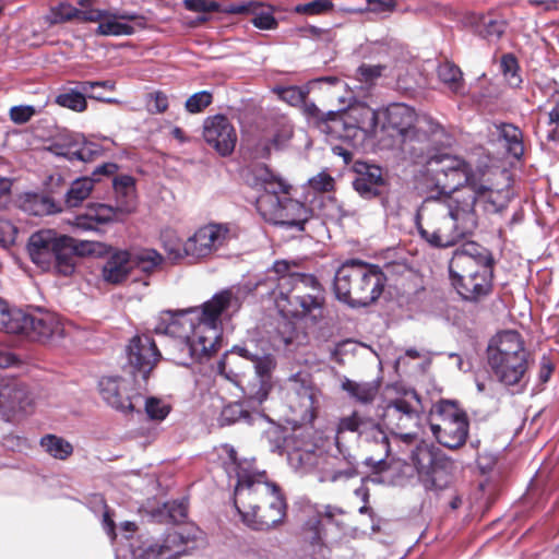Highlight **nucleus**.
<instances>
[{
  "label": "nucleus",
  "instance_id": "f257e3e1",
  "mask_svg": "<svg viewBox=\"0 0 559 559\" xmlns=\"http://www.w3.org/2000/svg\"><path fill=\"white\" fill-rule=\"evenodd\" d=\"M444 144H450L448 133L445 138L407 148L413 162L423 164L424 177L436 190L426 198L437 199L444 205H450V201L464 200L472 210L479 206L486 213L500 212L501 205L495 199L491 185L484 179V173L457 155L441 152L438 146Z\"/></svg>",
  "mask_w": 559,
  "mask_h": 559
},
{
  "label": "nucleus",
  "instance_id": "f03ea898",
  "mask_svg": "<svg viewBox=\"0 0 559 559\" xmlns=\"http://www.w3.org/2000/svg\"><path fill=\"white\" fill-rule=\"evenodd\" d=\"M273 92L292 106H301L307 124L331 140H341L359 147L371 138L378 127V114L365 104L336 110H322L307 102L308 91L298 86H275Z\"/></svg>",
  "mask_w": 559,
  "mask_h": 559
},
{
  "label": "nucleus",
  "instance_id": "7ed1b4c3",
  "mask_svg": "<svg viewBox=\"0 0 559 559\" xmlns=\"http://www.w3.org/2000/svg\"><path fill=\"white\" fill-rule=\"evenodd\" d=\"M477 210L468 202L450 201L441 204L433 198H425L415 215L418 235L432 248H449L473 234L478 226Z\"/></svg>",
  "mask_w": 559,
  "mask_h": 559
},
{
  "label": "nucleus",
  "instance_id": "20e7f679",
  "mask_svg": "<svg viewBox=\"0 0 559 559\" xmlns=\"http://www.w3.org/2000/svg\"><path fill=\"white\" fill-rule=\"evenodd\" d=\"M262 474L238 473L234 507L242 523L254 531H269L284 522L287 503L278 485L262 480Z\"/></svg>",
  "mask_w": 559,
  "mask_h": 559
},
{
  "label": "nucleus",
  "instance_id": "39448f33",
  "mask_svg": "<svg viewBox=\"0 0 559 559\" xmlns=\"http://www.w3.org/2000/svg\"><path fill=\"white\" fill-rule=\"evenodd\" d=\"M26 249L31 261L41 271L71 276L79 257L103 254L105 246L79 240L53 229H40L29 236Z\"/></svg>",
  "mask_w": 559,
  "mask_h": 559
},
{
  "label": "nucleus",
  "instance_id": "423d86ee",
  "mask_svg": "<svg viewBox=\"0 0 559 559\" xmlns=\"http://www.w3.org/2000/svg\"><path fill=\"white\" fill-rule=\"evenodd\" d=\"M388 277L378 264L360 259H347L335 271V298L352 309L374 304L383 293Z\"/></svg>",
  "mask_w": 559,
  "mask_h": 559
},
{
  "label": "nucleus",
  "instance_id": "0eeeda50",
  "mask_svg": "<svg viewBox=\"0 0 559 559\" xmlns=\"http://www.w3.org/2000/svg\"><path fill=\"white\" fill-rule=\"evenodd\" d=\"M153 331L170 337L173 359L183 367L207 361L218 346L215 340L207 337L192 320L188 321L182 314H178L177 310L162 311L156 318Z\"/></svg>",
  "mask_w": 559,
  "mask_h": 559
},
{
  "label": "nucleus",
  "instance_id": "6e6552de",
  "mask_svg": "<svg viewBox=\"0 0 559 559\" xmlns=\"http://www.w3.org/2000/svg\"><path fill=\"white\" fill-rule=\"evenodd\" d=\"M0 325L7 333L43 344L59 340L64 334L63 323L56 313L41 308H9L1 298Z\"/></svg>",
  "mask_w": 559,
  "mask_h": 559
},
{
  "label": "nucleus",
  "instance_id": "1a4fd4ad",
  "mask_svg": "<svg viewBox=\"0 0 559 559\" xmlns=\"http://www.w3.org/2000/svg\"><path fill=\"white\" fill-rule=\"evenodd\" d=\"M487 360L499 383L504 386L520 384L527 371V353L521 334L507 330L493 336L487 347Z\"/></svg>",
  "mask_w": 559,
  "mask_h": 559
},
{
  "label": "nucleus",
  "instance_id": "9d476101",
  "mask_svg": "<svg viewBox=\"0 0 559 559\" xmlns=\"http://www.w3.org/2000/svg\"><path fill=\"white\" fill-rule=\"evenodd\" d=\"M416 114L405 104H391L385 110V119L381 131L391 139L389 145L399 146L405 153L412 146L425 145L437 138H445L447 131L432 119L426 120V129L414 126Z\"/></svg>",
  "mask_w": 559,
  "mask_h": 559
},
{
  "label": "nucleus",
  "instance_id": "9b49d317",
  "mask_svg": "<svg viewBox=\"0 0 559 559\" xmlns=\"http://www.w3.org/2000/svg\"><path fill=\"white\" fill-rule=\"evenodd\" d=\"M409 461L425 490L438 493L452 485L455 463L438 447L420 442L411 451Z\"/></svg>",
  "mask_w": 559,
  "mask_h": 559
},
{
  "label": "nucleus",
  "instance_id": "f8f14e48",
  "mask_svg": "<svg viewBox=\"0 0 559 559\" xmlns=\"http://www.w3.org/2000/svg\"><path fill=\"white\" fill-rule=\"evenodd\" d=\"M239 309V298L230 288H225L215 293L200 307L178 309L177 313L185 318L188 314H195V326L205 335L209 333L207 337L215 340L216 345H219L222 320L230 319Z\"/></svg>",
  "mask_w": 559,
  "mask_h": 559
},
{
  "label": "nucleus",
  "instance_id": "ddd939ff",
  "mask_svg": "<svg viewBox=\"0 0 559 559\" xmlns=\"http://www.w3.org/2000/svg\"><path fill=\"white\" fill-rule=\"evenodd\" d=\"M126 356L123 373L130 377L136 389H145L151 372L162 358L154 338L146 333L135 334L126 347Z\"/></svg>",
  "mask_w": 559,
  "mask_h": 559
},
{
  "label": "nucleus",
  "instance_id": "4468645a",
  "mask_svg": "<svg viewBox=\"0 0 559 559\" xmlns=\"http://www.w3.org/2000/svg\"><path fill=\"white\" fill-rule=\"evenodd\" d=\"M451 285L463 300L477 302L492 290L493 271L478 270L467 263L449 262Z\"/></svg>",
  "mask_w": 559,
  "mask_h": 559
},
{
  "label": "nucleus",
  "instance_id": "2eb2a0df",
  "mask_svg": "<svg viewBox=\"0 0 559 559\" xmlns=\"http://www.w3.org/2000/svg\"><path fill=\"white\" fill-rule=\"evenodd\" d=\"M262 441L273 453L286 452L287 462L294 469H306L317 462L314 443H304L297 436L286 437L285 431L278 426L265 430Z\"/></svg>",
  "mask_w": 559,
  "mask_h": 559
},
{
  "label": "nucleus",
  "instance_id": "dca6fc26",
  "mask_svg": "<svg viewBox=\"0 0 559 559\" xmlns=\"http://www.w3.org/2000/svg\"><path fill=\"white\" fill-rule=\"evenodd\" d=\"M260 216L264 222L286 230L304 231L306 224L312 218L313 211L305 203L284 195L278 204L264 205Z\"/></svg>",
  "mask_w": 559,
  "mask_h": 559
},
{
  "label": "nucleus",
  "instance_id": "f3484780",
  "mask_svg": "<svg viewBox=\"0 0 559 559\" xmlns=\"http://www.w3.org/2000/svg\"><path fill=\"white\" fill-rule=\"evenodd\" d=\"M230 353L253 364L254 373L266 374L277 368L278 347L265 335L250 336L230 348Z\"/></svg>",
  "mask_w": 559,
  "mask_h": 559
},
{
  "label": "nucleus",
  "instance_id": "a211bd4d",
  "mask_svg": "<svg viewBox=\"0 0 559 559\" xmlns=\"http://www.w3.org/2000/svg\"><path fill=\"white\" fill-rule=\"evenodd\" d=\"M48 150L69 162L82 163H90L103 153L99 144L88 141L82 133L70 131L59 134Z\"/></svg>",
  "mask_w": 559,
  "mask_h": 559
},
{
  "label": "nucleus",
  "instance_id": "6ab92c4d",
  "mask_svg": "<svg viewBox=\"0 0 559 559\" xmlns=\"http://www.w3.org/2000/svg\"><path fill=\"white\" fill-rule=\"evenodd\" d=\"M338 431L357 432L364 442L374 444L380 452H384V457L391 455L390 438L381 424L372 418L361 417L354 412L350 416L341 418Z\"/></svg>",
  "mask_w": 559,
  "mask_h": 559
},
{
  "label": "nucleus",
  "instance_id": "aec40b11",
  "mask_svg": "<svg viewBox=\"0 0 559 559\" xmlns=\"http://www.w3.org/2000/svg\"><path fill=\"white\" fill-rule=\"evenodd\" d=\"M203 138L222 157L231 155L237 143L236 130L224 115H215L204 120Z\"/></svg>",
  "mask_w": 559,
  "mask_h": 559
},
{
  "label": "nucleus",
  "instance_id": "412c9836",
  "mask_svg": "<svg viewBox=\"0 0 559 559\" xmlns=\"http://www.w3.org/2000/svg\"><path fill=\"white\" fill-rule=\"evenodd\" d=\"M253 188L262 190L255 202L259 214L264 212V205L278 204L284 195H287L290 186L276 176L267 166L263 165L253 170Z\"/></svg>",
  "mask_w": 559,
  "mask_h": 559
},
{
  "label": "nucleus",
  "instance_id": "4be33fe9",
  "mask_svg": "<svg viewBox=\"0 0 559 559\" xmlns=\"http://www.w3.org/2000/svg\"><path fill=\"white\" fill-rule=\"evenodd\" d=\"M356 178L353 180V188L358 195L365 200H373L382 195V189L386 181L382 168L368 163L355 165Z\"/></svg>",
  "mask_w": 559,
  "mask_h": 559
},
{
  "label": "nucleus",
  "instance_id": "5701e85b",
  "mask_svg": "<svg viewBox=\"0 0 559 559\" xmlns=\"http://www.w3.org/2000/svg\"><path fill=\"white\" fill-rule=\"evenodd\" d=\"M99 393L104 402L123 414L134 411L130 394L127 392V379L120 376H107L98 381Z\"/></svg>",
  "mask_w": 559,
  "mask_h": 559
},
{
  "label": "nucleus",
  "instance_id": "b1692460",
  "mask_svg": "<svg viewBox=\"0 0 559 559\" xmlns=\"http://www.w3.org/2000/svg\"><path fill=\"white\" fill-rule=\"evenodd\" d=\"M190 542V536L182 532H168L162 543L150 544L143 548L140 557L142 559H177L187 552L185 546Z\"/></svg>",
  "mask_w": 559,
  "mask_h": 559
},
{
  "label": "nucleus",
  "instance_id": "393cba45",
  "mask_svg": "<svg viewBox=\"0 0 559 559\" xmlns=\"http://www.w3.org/2000/svg\"><path fill=\"white\" fill-rule=\"evenodd\" d=\"M450 261L457 263L465 262L478 270L486 271H493L496 264L491 250L475 241H466L457 247Z\"/></svg>",
  "mask_w": 559,
  "mask_h": 559
},
{
  "label": "nucleus",
  "instance_id": "a878e982",
  "mask_svg": "<svg viewBox=\"0 0 559 559\" xmlns=\"http://www.w3.org/2000/svg\"><path fill=\"white\" fill-rule=\"evenodd\" d=\"M429 427L441 445L454 450L466 442L469 423L468 420H461L460 423L439 425L429 420Z\"/></svg>",
  "mask_w": 559,
  "mask_h": 559
},
{
  "label": "nucleus",
  "instance_id": "bb28decb",
  "mask_svg": "<svg viewBox=\"0 0 559 559\" xmlns=\"http://www.w3.org/2000/svg\"><path fill=\"white\" fill-rule=\"evenodd\" d=\"M130 273V251L110 249L102 267L103 280L106 283L117 285L126 281Z\"/></svg>",
  "mask_w": 559,
  "mask_h": 559
},
{
  "label": "nucleus",
  "instance_id": "cd10ccee",
  "mask_svg": "<svg viewBox=\"0 0 559 559\" xmlns=\"http://www.w3.org/2000/svg\"><path fill=\"white\" fill-rule=\"evenodd\" d=\"M383 418L390 424L396 420V428L403 430L417 424L418 411L407 400L400 397L388 403Z\"/></svg>",
  "mask_w": 559,
  "mask_h": 559
},
{
  "label": "nucleus",
  "instance_id": "c85d7f7f",
  "mask_svg": "<svg viewBox=\"0 0 559 559\" xmlns=\"http://www.w3.org/2000/svg\"><path fill=\"white\" fill-rule=\"evenodd\" d=\"M32 400L23 386L5 385L0 388V414L26 413Z\"/></svg>",
  "mask_w": 559,
  "mask_h": 559
},
{
  "label": "nucleus",
  "instance_id": "c756f323",
  "mask_svg": "<svg viewBox=\"0 0 559 559\" xmlns=\"http://www.w3.org/2000/svg\"><path fill=\"white\" fill-rule=\"evenodd\" d=\"M20 207L27 214L45 216L61 211L53 198L45 193L27 192L20 199Z\"/></svg>",
  "mask_w": 559,
  "mask_h": 559
},
{
  "label": "nucleus",
  "instance_id": "7c9ffc66",
  "mask_svg": "<svg viewBox=\"0 0 559 559\" xmlns=\"http://www.w3.org/2000/svg\"><path fill=\"white\" fill-rule=\"evenodd\" d=\"M105 14L102 10H80L69 3H60L52 11V21L58 23L76 19L81 22H97Z\"/></svg>",
  "mask_w": 559,
  "mask_h": 559
},
{
  "label": "nucleus",
  "instance_id": "2f4dec72",
  "mask_svg": "<svg viewBox=\"0 0 559 559\" xmlns=\"http://www.w3.org/2000/svg\"><path fill=\"white\" fill-rule=\"evenodd\" d=\"M273 373L274 372H267L263 376L254 373V379L248 383L245 390L248 402L261 405L267 400L269 394L273 389Z\"/></svg>",
  "mask_w": 559,
  "mask_h": 559
},
{
  "label": "nucleus",
  "instance_id": "473e14b6",
  "mask_svg": "<svg viewBox=\"0 0 559 559\" xmlns=\"http://www.w3.org/2000/svg\"><path fill=\"white\" fill-rule=\"evenodd\" d=\"M342 389L348 393V395L355 399L360 404H370L376 399L379 392V384L376 381L372 382H355L349 379H345L342 382Z\"/></svg>",
  "mask_w": 559,
  "mask_h": 559
},
{
  "label": "nucleus",
  "instance_id": "72a5a7b5",
  "mask_svg": "<svg viewBox=\"0 0 559 559\" xmlns=\"http://www.w3.org/2000/svg\"><path fill=\"white\" fill-rule=\"evenodd\" d=\"M260 413H251L246 409L240 402L230 403L223 407L218 423L219 426H229L236 423H245L247 425H252L254 417H260Z\"/></svg>",
  "mask_w": 559,
  "mask_h": 559
},
{
  "label": "nucleus",
  "instance_id": "f704fd0d",
  "mask_svg": "<svg viewBox=\"0 0 559 559\" xmlns=\"http://www.w3.org/2000/svg\"><path fill=\"white\" fill-rule=\"evenodd\" d=\"M498 130L499 138L504 141L508 153L520 159L524 154L522 131L512 123H501Z\"/></svg>",
  "mask_w": 559,
  "mask_h": 559
},
{
  "label": "nucleus",
  "instance_id": "c9c22d12",
  "mask_svg": "<svg viewBox=\"0 0 559 559\" xmlns=\"http://www.w3.org/2000/svg\"><path fill=\"white\" fill-rule=\"evenodd\" d=\"M435 416L439 417L441 420L440 425L468 420L466 413L459 407L457 403L450 400H441L439 403L433 405V408L430 412V420H432Z\"/></svg>",
  "mask_w": 559,
  "mask_h": 559
},
{
  "label": "nucleus",
  "instance_id": "e433bc0d",
  "mask_svg": "<svg viewBox=\"0 0 559 559\" xmlns=\"http://www.w3.org/2000/svg\"><path fill=\"white\" fill-rule=\"evenodd\" d=\"M163 261V257L154 249H142L130 252L131 271L138 270L145 274L152 273Z\"/></svg>",
  "mask_w": 559,
  "mask_h": 559
},
{
  "label": "nucleus",
  "instance_id": "4c0bfd02",
  "mask_svg": "<svg viewBox=\"0 0 559 559\" xmlns=\"http://www.w3.org/2000/svg\"><path fill=\"white\" fill-rule=\"evenodd\" d=\"M95 179L82 177L75 179L64 195V202L68 207L79 206L91 193Z\"/></svg>",
  "mask_w": 559,
  "mask_h": 559
},
{
  "label": "nucleus",
  "instance_id": "58836bf2",
  "mask_svg": "<svg viewBox=\"0 0 559 559\" xmlns=\"http://www.w3.org/2000/svg\"><path fill=\"white\" fill-rule=\"evenodd\" d=\"M88 211L91 212V215H93L94 221H96L98 225H103L116 221L118 213H131L133 211V204H119L118 206L114 207L108 204L96 203L88 206Z\"/></svg>",
  "mask_w": 559,
  "mask_h": 559
},
{
  "label": "nucleus",
  "instance_id": "ea45409f",
  "mask_svg": "<svg viewBox=\"0 0 559 559\" xmlns=\"http://www.w3.org/2000/svg\"><path fill=\"white\" fill-rule=\"evenodd\" d=\"M206 246L210 247V254L224 247L230 234V227L227 223H209L204 225Z\"/></svg>",
  "mask_w": 559,
  "mask_h": 559
},
{
  "label": "nucleus",
  "instance_id": "a19ab883",
  "mask_svg": "<svg viewBox=\"0 0 559 559\" xmlns=\"http://www.w3.org/2000/svg\"><path fill=\"white\" fill-rule=\"evenodd\" d=\"M41 448L52 457L66 460L73 452L72 444L56 435H46L40 439Z\"/></svg>",
  "mask_w": 559,
  "mask_h": 559
},
{
  "label": "nucleus",
  "instance_id": "79ce46f5",
  "mask_svg": "<svg viewBox=\"0 0 559 559\" xmlns=\"http://www.w3.org/2000/svg\"><path fill=\"white\" fill-rule=\"evenodd\" d=\"M204 226L199 227L192 236L182 242V250L187 257L201 259L210 255V247L206 246Z\"/></svg>",
  "mask_w": 559,
  "mask_h": 559
},
{
  "label": "nucleus",
  "instance_id": "37998d69",
  "mask_svg": "<svg viewBox=\"0 0 559 559\" xmlns=\"http://www.w3.org/2000/svg\"><path fill=\"white\" fill-rule=\"evenodd\" d=\"M96 33L104 36H122L135 33V27L130 23L121 22L114 16H103L99 21Z\"/></svg>",
  "mask_w": 559,
  "mask_h": 559
},
{
  "label": "nucleus",
  "instance_id": "c03bdc74",
  "mask_svg": "<svg viewBox=\"0 0 559 559\" xmlns=\"http://www.w3.org/2000/svg\"><path fill=\"white\" fill-rule=\"evenodd\" d=\"M115 88V83L110 80L104 81H84L80 83V90L84 92V95L103 102L107 104H116L118 100L116 98L106 97L103 91H112Z\"/></svg>",
  "mask_w": 559,
  "mask_h": 559
},
{
  "label": "nucleus",
  "instance_id": "a18cd8bd",
  "mask_svg": "<svg viewBox=\"0 0 559 559\" xmlns=\"http://www.w3.org/2000/svg\"><path fill=\"white\" fill-rule=\"evenodd\" d=\"M55 103L63 108L82 112L86 109V96L84 92L76 88H68L56 96Z\"/></svg>",
  "mask_w": 559,
  "mask_h": 559
},
{
  "label": "nucleus",
  "instance_id": "49530a36",
  "mask_svg": "<svg viewBox=\"0 0 559 559\" xmlns=\"http://www.w3.org/2000/svg\"><path fill=\"white\" fill-rule=\"evenodd\" d=\"M286 302L292 307H299L304 316L321 310L323 306L322 298L306 293L288 294Z\"/></svg>",
  "mask_w": 559,
  "mask_h": 559
},
{
  "label": "nucleus",
  "instance_id": "de8ad7c7",
  "mask_svg": "<svg viewBox=\"0 0 559 559\" xmlns=\"http://www.w3.org/2000/svg\"><path fill=\"white\" fill-rule=\"evenodd\" d=\"M507 22L502 19H493L492 16H483L478 25L479 35L488 41L498 40L506 32Z\"/></svg>",
  "mask_w": 559,
  "mask_h": 559
},
{
  "label": "nucleus",
  "instance_id": "09e8293b",
  "mask_svg": "<svg viewBox=\"0 0 559 559\" xmlns=\"http://www.w3.org/2000/svg\"><path fill=\"white\" fill-rule=\"evenodd\" d=\"M442 88L456 95H465L469 87L463 78L464 72H436Z\"/></svg>",
  "mask_w": 559,
  "mask_h": 559
},
{
  "label": "nucleus",
  "instance_id": "8fccbe9b",
  "mask_svg": "<svg viewBox=\"0 0 559 559\" xmlns=\"http://www.w3.org/2000/svg\"><path fill=\"white\" fill-rule=\"evenodd\" d=\"M425 72H400L396 79V88L411 94L417 88H423L426 83Z\"/></svg>",
  "mask_w": 559,
  "mask_h": 559
},
{
  "label": "nucleus",
  "instance_id": "3c124183",
  "mask_svg": "<svg viewBox=\"0 0 559 559\" xmlns=\"http://www.w3.org/2000/svg\"><path fill=\"white\" fill-rule=\"evenodd\" d=\"M112 187L117 194V198L123 197L126 199L124 204L132 203L133 209L135 207L134 188L135 179L130 175H120L112 179Z\"/></svg>",
  "mask_w": 559,
  "mask_h": 559
},
{
  "label": "nucleus",
  "instance_id": "603ef678",
  "mask_svg": "<svg viewBox=\"0 0 559 559\" xmlns=\"http://www.w3.org/2000/svg\"><path fill=\"white\" fill-rule=\"evenodd\" d=\"M369 48L377 53H383L394 58L396 61H404L405 52L403 47L394 39L373 41L369 45Z\"/></svg>",
  "mask_w": 559,
  "mask_h": 559
},
{
  "label": "nucleus",
  "instance_id": "864d4df0",
  "mask_svg": "<svg viewBox=\"0 0 559 559\" xmlns=\"http://www.w3.org/2000/svg\"><path fill=\"white\" fill-rule=\"evenodd\" d=\"M252 24L260 29H274L277 27V21L270 7L257 5L253 8Z\"/></svg>",
  "mask_w": 559,
  "mask_h": 559
},
{
  "label": "nucleus",
  "instance_id": "5fc2aeb1",
  "mask_svg": "<svg viewBox=\"0 0 559 559\" xmlns=\"http://www.w3.org/2000/svg\"><path fill=\"white\" fill-rule=\"evenodd\" d=\"M293 133V124L287 119L283 118L278 123L273 136L270 139L273 147L277 151L283 150L292 139Z\"/></svg>",
  "mask_w": 559,
  "mask_h": 559
},
{
  "label": "nucleus",
  "instance_id": "6e6d98bb",
  "mask_svg": "<svg viewBox=\"0 0 559 559\" xmlns=\"http://www.w3.org/2000/svg\"><path fill=\"white\" fill-rule=\"evenodd\" d=\"M333 3L330 0H313L308 3H300L294 8L298 14L319 15L333 9Z\"/></svg>",
  "mask_w": 559,
  "mask_h": 559
},
{
  "label": "nucleus",
  "instance_id": "4d7b16f0",
  "mask_svg": "<svg viewBox=\"0 0 559 559\" xmlns=\"http://www.w3.org/2000/svg\"><path fill=\"white\" fill-rule=\"evenodd\" d=\"M396 7V0H367L365 10H367V13H372L383 19L393 13Z\"/></svg>",
  "mask_w": 559,
  "mask_h": 559
},
{
  "label": "nucleus",
  "instance_id": "13d9d810",
  "mask_svg": "<svg viewBox=\"0 0 559 559\" xmlns=\"http://www.w3.org/2000/svg\"><path fill=\"white\" fill-rule=\"evenodd\" d=\"M297 272H292L289 275L283 276L277 283V298L286 301L288 294L300 293V283L295 278Z\"/></svg>",
  "mask_w": 559,
  "mask_h": 559
},
{
  "label": "nucleus",
  "instance_id": "bf43d9fd",
  "mask_svg": "<svg viewBox=\"0 0 559 559\" xmlns=\"http://www.w3.org/2000/svg\"><path fill=\"white\" fill-rule=\"evenodd\" d=\"M106 14L104 16H114L116 19H119L121 22H132L131 25H133L135 27V31L139 28V29H143L146 27V24H147V21L146 19L136 13V12H131V11H118V10H115V11H109V10H103Z\"/></svg>",
  "mask_w": 559,
  "mask_h": 559
},
{
  "label": "nucleus",
  "instance_id": "052dcab7",
  "mask_svg": "<svg viewBox=\"0 0 559 559\" xmlns=\"http://www.w3.org/2000/svg\"><path fill=\"white\" fill-rule=\"evenodd\" d=\"M212 103V94L207 91H201L192 94L186 102V109L191 114L202 111Z\"/></svg>",
  "mask_w": 559,
  "mask_h": 559
},
{
  "label": "nucleus",
  "instance_id": "680f3d73",
  "mask_svg": "<svg viewBox=\"0 0 559 559\" xmlns=\"http://www.w3.org/2000/svg\"><path fill=\"white\" fill-rule=\"evenodd\" d=\"M145 412L153 420H163L170 412V407L156 397H148L145 402Z\"/></svg>",
  "mask_w": 559,
  "mask_h": 559
},
{
  "label": "nucleus",
  "instance_id": "e2e57ef3",
  "mask_svg": "<svg viewBox=\"0 0 559 559\" xmlns=\"http://www.w3.org/2000/svg\"><path fill=\"white\" fill-rule=\"evenodd\" d=\"M36 114L33 105H16L10 108V119L15 124H24L28 122Z\"/></svg>",
  "mask_w": 559,
  "mask_h": 559
},
{
  "label": "nucleus",
  "instance_id": "0e129e2a",
  "mask_svg": "<svg viewBox=\"0 0 559 559\" xmlns=\"http://www.w3.org/2000/svg\"><path fill=\"white\" fill-rule=\"evenodd\" d=\"M183 5L189 11L202 13V14L221 11V4L216 1L183 0Z\"/></svg>",
  "mask_w": 559,
  "mask_h": 559
},
{
  "label": "nucleus",
  "instance_id": "69168bd1",
  "mask_svg": "<svg viewBox=\"0 0 559 559\" xmlns=\"http://www.w3.org/2000/svg\"><path fill=\"white\" fill-rule=\"evenodd\" d=\"M164 508L168 514V518L174 523L182 522L188 514L187 503L185 500H174L166 502Z\"/></svg>",
  "mask_w": 559,
  "mask_h": 559
},
{
  "label": "nucleus",
  "instance_id": "338daca9",
  "mask_svg": "<svg viewBox=\"0 0 559 559\" xmlns=\"http://www.w3.org/2000/svg\"><path fill=\"white\" fill-rule=\"evenodd\" d=\"M334 179L326 173L321 171L308 180V185L311 189L320 192H330L334 189Z\"/></svg>",
  "mask_w": 559,
  "mask_h": 559
},
{
  "label": "nucleus",
  "instance_id": "774afa93",
  "mask_svg": "<svg viewBox=\"0 0 559 559\" xmlns=\"http://www.w3.org/2000/svg\"><path fill=\"white\" fill-rule=\"evenodd\" d=\"M386 459L388 457H384V452H380V456L378 459L368 456L364 460L362 464L369 467L373 473H381L390 468Z\"/></svg>",
  "mask_w": 559,
  "mask_h": 559
}]
</instances>
